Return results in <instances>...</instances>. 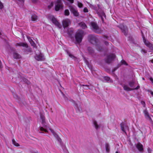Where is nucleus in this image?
Here are the masks:
<instances>
[{"label":"nucleus","instance_id":"f257e3e1","mask_svg":"<svg viewBox=\"0 0 153 153\" xmlns=\"http://www.w3.org/2000/svg\"><path fill=\"white\" fill-rule=\"evenodd\" d=\"M40 118L42 121V123L43 124V127H40V131H44L45 132H48V130L49 129L51 132L52 133L54 136L60 142L61 139L55 133L54 131L52 129L50 128L48 126L45 125L46 123L45 122V117L43 114H41L40 116Z\"/></svg>","mask_w":153,"mask_h":153},{"label":"nucleus","instance_id":"f03ea898","mask_svg":"<svg viewBox=\"0 0 153 153\" xmlns=\"http://www.w3.org/2000/svg\"><path fill=\"white\" fill-rule=\"evenodd\" d=\"M84 35L83 32L82 30H78L75 35L76 43H79L82 41Z\"/></svg>","mask_w":153,"mask_h":153},{"label":"nucleus","instance_id":"7ed1b4c3","mask_svg":"<svg viewBox=\"0 0 153 153\" xmlns=\"http://www.w3.org/2000/svg\"><path fill=\"white\" fill-rule=\"evenodd\" d=\"M48 18L52 21V23L56 27L59 28H61L62 27L61 25L58 22L57 19L53 15H49Z\"/></svg>","mask_w":153,"mask_h":153},{"label":"nucleus","instance_id":"20e7f679","mask_svg":"<svg viewBox=\"0 0 153 153\" xmlns=\"http://www.w3.org/2000/svg\"><path fill=\"white\" fill-rule=\"evenodd\" d=\"M62 0H57L55 3V9L56 11L62 9L63 8V6Z\"/></svg>","mask_w":153,"mask_h":153},{"label":"nucleus","instance_id":"39448f33","mask_svg":"<svg viewBox=\"0 0 153 153\" xmlns=\"http://www.w3.org/2000/svg\"><path fill=\"white\" fill-rule=\"evenodd\" d=\"M91 25L93 28L94 32L97 33H100L101 32V30L99 28L96 23L94 22H91Z\"/></svg>","mask_w":153,"mask_h":153},{"label":"nucleus","instance_id":"423d86ee","mask_svg":"<svg viewBox=\"0 0 153 153\" xmlns=\"http://www.w3.org/2000/svg\"><path fill=\"white\" fill-rule=\"evenodd\" d=\"M115 56L114 54H110L107 56L105 60L106 63H110L115 58Z\"/></svg>","mask_w":153,"mask_h":153},{"label":"nucleus","instance_id":"0eeeda50","mask_svg":"<svg viewBox=\"0 0 153 153\" xmlns=\"http://www.w3.org/2000/svg\"><path fill=\"white\" fill-rule=\"evenodd\" d=\"M71 12L73 14V15L75 16H78L79 15V13L77 10L72 6L69 7Z\"/></svg>","mask_w":153,"mask_h":153},{"label":"nucleus","instance_id":"6e6552de","mask_svg":"<svg viewBox=\"0 0 153 153\" xmlns=\"http://www.w3.org/2000/svg\"><path fill=\"white\" fill-rule=\"evenodd\" d=\"M35 59L38 61H43L45 59L43 55L40 52L39 54H36L35 56Z\"/></svg>","mask_w":153,"mask_h":153},{"label":"nucleus","instance_id":"1a4fd4ad","mask_svg":"<svg viewBox=\"0 0 153 153\" xmlns=\"http://www.w3.org/2000/svg\"><path fill=\"white\" fill-rule=\"evenodd\" d=\"M62 24L64 28H65L71 24L70 20L68 19H64L62 21Z\"/></svg>","mask_w":153,"mask_h":153},{"label":"nucleus","instance_id":"9d476101","mask_svg":"<svg viewBox=\"0 0 153 153\" xmlns=\"http://www.w3.org/2000/svg\"><path fill=\"white\" fill-rule=\"evenodd\" d=\"M143 42L145 44L153 51V45L149 42L148 41L146 40L144 37H143Z\"/></svg>","mask_w":153,"mask_h":153},{"label":"nucleus","instance_id":"9b49d317","mask_svg":"<svg viewBox=\"0 0 153 153\" xmlns=\"http://www.w3.org/2000/svg\"><path fill=\"white\" fill-rule=\"evenodd\" d=\"M136 147L137 149L140 152H142L143 150V146L140 143H138L136 145Z\"/></svg>","mask_w":153,"mask_h":153},{"label":"nucleus","instance_id":"f8f14e48","mask_svg":"<svg viewBox=\"0 0 153 153\" xmlns=\"http://www.w3.org/2000/svg\"><path fill=\"white\" fill-rule=\"evenodd\" d=\"M98 14L101 17L102 22H103L104 18H105V15L103 11H101L100 12H98Z\"/></svg>","mask_w":153,"mask_h":153},{"label":"nucleus","instance_id":"ddd939ff","mask_svg":"<svg viewBox=\"0 0 153 153\" xmlns=\"http://www.w3.org/2000/svg\"><path fill=\"white\" fill-rule=\"evenodd\" d=\"M120 27L122 32L124 33L125 35H126L127 34V29L126 27L123 25H120Z\"/></svg>","mask_w":153,"mask_h":153},{"label":"nucleus","instance_id":"4468645a","mask_svg":"<svg viewBox=\"0 0 153 153\" xmlns=\"http://www.w3.org/2000/svg\"><path fill=\"white\" fill-rule=\"evenodd\" d=\"M135 82L134 81L130 82H129V86L132 88H133V89H138L139 88V86L138 85L137 87L136 88H135L134 86V84Z\"/></svg>","mask_w":153,"mask_h":153},{"label":"nucleus","instance_id":"2eb2a0df","mask_svg":"<svg viewBox=\"0 0 153 153\" xmlns=\"http://www.w3.org/2000/svg\"><path fill=\"white\" fill-rule=\"evenodd\" d=\"M16 46H22L25 48L28 47V45L26 43L23 42H19L16 44Z\"/></svg>","mask_w":153,"mask_h":153},{"label":"nucleus","instance_id":"dca6fc26","mask_svg":"<svg viewBox=\"0 0 153 153\" xmlns=\"http://www.w3.org/2000/svg\"><path fill=\"white\" fill-rule=\"evenodd\" d=\"M73 30L72 28H68L67 31L68 34L70 37H71L73 33Z\"/></svg>","mask_w":153,"mask_h":153},{"label":"nucleus","instance_id":"f3484780","mask_svg":"<svg viewBox=\"0 0 153 153\" xmlns=\"http://www.w3.org/2000/svg\"><path fill=\"white\" fill-rule=\"evenodd\" d=\"M144 113L145 114V116L149 120H151L152 119L151 118V117H150L148 112L146 111V110H144Z\"/></svg>","mask_w":153,"mask_h":153},{"label":"nucleus","instance_id":"a211bd4d","mask_svg":"<svg viewBox=\"0 0 153 153\" xmlns=\"http://www.w3.org/2000/svg\"><path fill=\"white\" fill-rule=\"evenodd\" d=\"M122 86L123 87L124 89L126 91H129L131 90L132 89L131 88L128 86L126 85H122Z\"/></svg>","mask_w":153,"mask_h":153},{"label":"nucleus","instance_id":"6ab92c4d","mask_svg":"<svg viewBox=\"0 0 153 153\" xmlns=\"http://www.w3.org/2000/svg\"><path fill=\"white\" fill-rule=\"evenodd\" d=\"M13 56L14 58L15 59H19L21 57V56L18 53H14Z\"/></svg>","mask_w":153,"mask_h":153},{"label":"nucleus","instance_id":"aec40b11","mask_svg":"<svg viewBox=\"0 0 153 153\" xmlns=\"http://www.w3.org/2000/svg\"><path fill=\"white\" fill-rule=\"evenodd\" d=\"M79 25L83 28H85L87 27L86 24L83 22H81L79 24Z\"/></svg>","mask_w":153,"mask_h":153},{"label":"nucleus","instance_id":"412c9836","mask_svg":"<svg viewBox=\"0 0 153 153\" xmlns=\"http://www.w3.org/2000/svg\"><path fill=\"white\" fill-rule=\"evenodd\" d=\"M38 19L37 16L35 15H33L31 16V20L33 21H36Z\"/></svg>","mask_w":153,"mask_h":153},{"label":"nucleus","instance_id":"4be33fe9","mask_svg":"<svg viewBox=\"0 0 153 153\" xmlns=\"http://www.w3.org/2000/svg\"><path fill=\"white\" fill-rule=\"evenodd\" d=\"M93 123L96 129L97 130L100 128V126L97 124V122L96 121H94Z\"/></svg>","mask_w":153,"mask_h":153},{"label":"nucleus","instance_id":"5701e85b","mask_svg":"<svg viewBox=\"0 0 153 153\" xmlns=\"http://www.w3.org/2000/svg\"><path fill=\"white\" fill-rule=\"evenodd\" d=\"M77 6L79 8H82L83 7V4L82 3L79 2V1H77Z\"/></svg>","mask_w":153,"mask_h":153},{"label":"nucleus","instance_id":"b1692460","mask_svg":"<svg viewBox=\"0 0 153 153\" xmlns=\"http://www.w3.org/2000/svg\"><path fill=\"white\" fill-rule=\"evenodd\" d=\"M12 142L13 144L16 146H19V145L18 143H17L14 140H12Z\"/></svg>","mask_w":153,"mask_h":153},{"label":"nucleus","instance_id":"393cba45","mask_svg":"<svg viewBox=\"0 0 153 153\" xmlns=\"http://www.w3.org/2000/svg\"><path fill=\"white\" fill-rule=\"evenodd\" d=\"M89 37L91 38H92V39L91 38L90 39V41L91 42H92V43H93L92 41H93L94 40L95 42H96V39L95 37H94V36L92 35L89 36Z\"/></svg>","mask_w":153,"mask_h":153},{"label":"nucleus","instance_id":"a878e982","mask_svg":"<svg viewBox=\"0 0 153 153\" xmlns=\"http://www.w3.org/2000/svg\"><path fill=\"white\" fill-rule=\"evenodd\" d=\"M105 149H106V151L107 152H109V151L110 147H109V146H108V145L107 144V145H106Z\"/></svg>","mask_w":153,"mask_h":153},{"label":"nucleus","instance_id":"bb28decb","mask_svg":"<svg viewBox=\"0 0 153 153\" xmlns=\"http://www.w3.org/2000/svg\"><path fill=\"white\" fill-rule=\"evenodd\" d=\"M65 15L66 16H68L69 14V12L68 10H66L64 12Z\"/></svg>","mask_w":153,"mask_h":153},{"label":"nucleus","instance_id":"cd10ccee","mask_svg":"<svg viewBox=\"0 0 153 153\" xmlns=\"http://www.w3.org/2000/svg\"><path fill=\"white\" fill-rule=\"evenodd\" d=\"M88 50L89 52L91 53H93V50L92 49L91 47H88Z\"/></svg>","mask_w":153,"mask_h":153},{"label":"nucleus","instance_id":"c85d7f7f","mask_svg":"<svg viewBox=\"0 0 153 153\" xmlns=\"http://www.w3.org/2000/svg\"><path fill=\"white\" fill-rule=\"evenodd\" d=\"M53 2H51V3L50 4V5H48V8L50 9L51 8V7L53 6Z\"/></svg>","mask_w":153,"mask_h":153},{"label":"nucleus","instance_id":"c756f323","mask_svg":"<svg viewBox=\"0 0 153 153\" xmlns=\"http://www.w3.org/2000/svg\"><path fill=\"white\" fill-rule=\"evenodd\" d=\"M83 11L84 13H87L88 12V10L87 7H85L84 8Z\"/></svg>","mask_w":153,"mask_h":153},{"label":"nucleus","instance_id":"7c9ffc66","mask_svg":"<svg viewBox=\"0 0 153 153\" xmlns=\"http://www.w3.org/2000/svg\"><path fill=\"white\" fill-rule=\"evenodd\" d=\"M82 86H83V88L85 89H89V85H83Z\"/></svg>","mask_w":153,"mask_h":153},{"label":"nucleus","instance_id":"2f4dec72","mask_svg":"<svg viewBox=\"0 0 153 153\" xmlns=\"http://www.w3.org/2000/svg\"><path fill=\"white\" fill-rule=\"evenodd\" d=\"M122 64L125 65H127V64L126 62L124 60H122L121 61Z\"/></svg>","mask_w":153,"mask_h":153},{"label":"nucleus","instance_id":"473e14b6","mask_svg":"<svg viewBox=\"0 0 153 153\" xmlns=\"http://www.w3.org/2000/svg\"><path fill=\"white\" fill-rule=\"evenodd\" d=\"M3 4L0 1V9H2L3 8Z\"/></svg>","mask_w":153,"mask_h":153},{"label":"nucleus","instance_id":"72a5a7b5","mask_svg":"<svg viewBox=\"0 0 153 153\" xmlns=\"http://www.w3.org/2000/svg\"><path fill=\"white\" fill-rule=\"evenodd\" d=\"M27 39H28L30 43L33 41L32 39L30 37L27 36Z\"/></svg>","mask_w":153,"mask_h":153},{"label":"nucleus","instance_id":"f704fd0d","mask_svg":"<svg viewBox=\"0 0 153 153\" xmlns=\"http://www.w3.org/2000/svg\"><path fill=\"white\" fill-rule=\"evenodd\" d=\"M30 44H31V45L32 46H33L34 47H35V43L34 42H33V41L32 42H30Z\"/></svg>","mask_w":153,"mask_h":153},{"label":"nucleus","instance_id":"c9c22d12","mask_svg":"<svg viewBox=\"0 0 153 153\" xmlns=\"http://www.w3.org/2000/svg\"><path fill=\"white\" fill-rule=\"evenodd\" d=\"M104 78L105 80H106L107 81L109 80L110 79V78L108 76L105 77Z\"/></svg>","mask_w":153,"mask_h":153},{"label":"nucleus","instance_id":"e433bc0d","mask_svg":"<svg viewBox=\"0 0 153 153\" xmlns=\"http://www.w3.org/2000/svg\"><path fill=\"white\" fill-rule=\"evenodd\" d=\"M121 129L124 132H126V131H125V130L124 129V127L122 125H121Z\"/></svg>","mask_w":153,"mask_h":153},{"label":"nucleus","instance_id":"4c0bfd02","mask_svg":"<svg viewBox=\"0 0 153 153\" xmlns=\"http://www.w3.org/2000/svg\"><path fill=\"white\" fill-rule=\"evenodd\" d=\"M71 3H73L74 2V0H67Z\"/></svg>","mask_w":153,"mask_h":153},{"label":"nucleus","instance_id":"58836bf2","mask_svg":"<svg viewBox=\"0 0 153 153\" xmlns=\"http://www.w3.org/2000/svg\"><path fill=\"white\" fill-rule=\"evenodd\" d=\"M13 96L16 99H17L18 98V96L16 94H14L13 95Z\"/></svg>","mask_w":153,"mask_h":153},{"label":"nucleus","instance_id":"ea45409f","mask_svg":"<svg viewBox=\"0 0 153 153\" xmlns=\"http://www.w3.org/2000/svg\"><path fill=\"white\" fill-rule=\"evenodd\" d=\"M148 151L149 153H151L152 152V150L150 148L148 149Z\"/></svg>","mask_w":153,"mask_h":153},{"label":"nucleus","instance_id":"a19ab883","mask_svg":"<svg viewBox=\"0 0 153 153\" xmlns=\"http://www.w3.org/2000/svg\"><path fill=\"white\" fill-rule=\"evenodd\" d=\"M68 55L69 56L71 57V58H73L74 57V56L70 53H68Z\"/></svg>","mask_w":153,"mask_h":153},{"label":"nucleus","instance_id":"79ce46f5","mask_svg":"<svg viewBox=\"0 0 153 153\" xmlns=\"http://www.w3.org/2000/svg\"><path fill=\"white\" fill-rule=\"evenodd\" d=\"M149 92L150 93V94L152 95L153 97V92L151 91H149Z\"/></svg>","mask_w":153,"mask_h":153},{"label":"nucleus","instance_id":"37998d69","mask_svg":"<svg viewBox=\"0 0 153 153\" xmlns=\"http://www.w3.org/2000/svg\"><path fill=\"white\" fill-rule=\"evenodd\" d=\"M150 61L153 64V59L151 60Z\"/></svg>","mask_w":153,"mask_h":153},{"label":"nucleus","instance_id":"c03bdc74","mask_svg":"<svg viewBox=\"0 0 153 153\" xmlns=\"http://www.w3.org/2000/svg\"><path fill=\"white\" fill-rule=\"evenodd\" d=\"M89 6H90V7H92V6H93V5H92L91 4H89Z\"/></svg>","mask_w":153,"mask_h":153},{"label":"nucleus","instance_id":"a18cd8bd","mask_svg":"<svg viewBox=\"0 0 153 153\" xmlns=\"http://www.w3.org/2000/svg\"><path fill=\"white\" fill-rule=\"evenodd\" d=\"M142 51H143L144 53H146V52L144 50H142Z\"/></svg>","mask_w":153,"mask_h":153},{"label":"nucleus","instance_id":"49530a36","mask_svg":"<svg viewBox=\"0 0 153 153\" xmlns=\"http://www.w3.org/2000/svg\"><path fill=\"white\" fill-rule=\"evenodd\" d=\"M32 1L33 2H35L36 1V0H32Z\"/></svg>","mask_w":153,"mask_h":153},{"label":"nucleus","instance_id":"de8ad7c7","mask_svg":"<svg viewBox=\"0 0 153 153\" xmlns=\"http://www.w3.org/2000/svg\"><path fill=\"white\" fill-rule=\"evenodd\" d=\"M105 45H107V44H108V43L107 42H105Z\"/></svg>","mask_w":153,"mask_h":153},{"label":"nucleus","instance_id":"09e8293b","mask_svg":"<svg viewBox=\"0 0 153 153\" xmlns=\"http://www.w3.org/2000/svg\"><path fill=\"white\" fill-rule=\"evenodd\" d=\"M97 49L98 51H101L100 49L99 48V49H98V48H97Z\"/></svg>","mask_w":153,"mask_h":153},{"label":"nucleus","instance_id":"8fccbe9b","mask_svg":"<svg viewBox=\"0 0 153 153\" xmlns=\"http://www.w3.org/2000/svg\"><path fill=\"white\" fill-rule=\"evenodd\" d=\"M142 104H145V102H142Z\"/></svg>","mask_w":153,"mask_h":153},{"label":"nucleus","instance_id":"3c124183","mask_svg":"<svg viewBox=\"0 0 153 153\" xmlns=\"http://www.w3.org/2000/svg\"><path fill=\"white\" fill-rule=\"evenodd\" d=\"M142 79H143V80H144V79H144V78H142Z\"/></svg>","mask_w":153,"mask_h":153},{"label":"nucleus","instance_id":"603ef678","mask_svg":"<svg viewBox=\"0 0 153 153\" xmlns=\"http://www.w3.org/2000/svg\"><path fill=\"white\" fill-rule=\"evenodd\" d=\"M22 1L23 2H24V1L23 0H22Z\"/></svg>","mask_w":153,"mask_h":153},{"label":"nucleus","instance_id":"864d4df0","mask_svg":"<svg viewBox=\"0 0 153 153\" xmlns=\"http://www.w3.org/2000/svg\"><path fill=\"white\" fill-rule=\"evenodd\" d=\"M116 153H119L118 152H116Z\"/></svg>","mask_w":153,"mask_h":153},{"label":"nucleus","instance_id":"5fc2aeb1","mask_svg":"<svg viewBox=\"0 0 153 153\" xmlns=\"http://www.w3.org/2000/svg\"><path fill=\"white\" fill-rule=\"evenodd\" d=\"M88 66L90 68V66L88 65Z\"/></svg>","mask_w":153,"mask_h":153}]
</instances>
